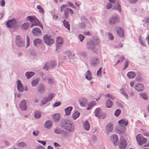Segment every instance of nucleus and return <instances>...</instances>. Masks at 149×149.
Masks as SVG:
<instances>
[{"mask_svg":"<svg viewBox=\"0 0 149 149\" xmlns=\"http://www.w3.org/2000/svg\"><path fill=\"white\" fill-rule=\"evenodd\" d=\"M16 146L18 147H24L26 146V143L23 142H19L16 144Z\"/></svg>","mask_w":149,"mask_h":149,"instance_id":"ea45409f","label":"nucleus"},{"mask_svg":"<svg viewBox=\"0 0 149 149\" xmlns=\"http://www.w3.org/2000/svg\"><path fill=\"white\" fill-rule=\"evenodd\" d=\"M56 62L52 61L49 63H46L43 68V69L48 70V69L53 68L56 66Z\"/></svg>","mask_w":149,"mask_h":149,"instance_id":"9d476101","label":"nucleus"},{"mask_svg":"<svg viewBox=\"0 0 149 149\" xmlns=\"http://www.w3.org/2000/svg\"><path fill=\"white\" fill-rule=\"evenodd\" d=\"M80 114V113L78 111H75L72 115V117L75 120L79 117Z\"/></svg>","mask_w":149,"mask_h":149,"instance_id":"72a5a7b5","label":"nucleus"},{"mask_svg":"<svg viewBox=\"0 0 149 149\" xmlns=\"http://www.w3.org/2000/svg\"><path fill=\"white\" fill-rule=\"evenodd\" d=\"M33 44L34 46H37L41 44L43 42L42 40L39 38L35 39L33 41Z\"/></svg>","mask_w":149,"mask_h":149,"instance_id":"b1692460","label":"nucleus"},{"mask_svg":"<svg viewBox=\"0 0 149 149\" xmlns=\"http://www.w3.org/2000/svg\"><path fill=\"white\" fill-rule=\"evenodd\" d=\"M48 83L50 84H52L55 83L54 79L50 77L47 78Z\"/></svg>","mask_w":149,"mask_h":149,"instance_id":"a19ab883","label":"nucleus"},{"mask_svg":"<svg viewBox=\"0 0 149 149\" xmlns=\"http://www.w3.org/2000/svg\"><path fill=\"white\" fill-rule=\"evenodd\" d=\"M15 43L18 47H22L24 45V41L19 35L17 36L16 37Z\"/></svg>","mask_w":149,"mask_h":149,"instance_id":"423d86ee","label":"nucleus"},{"mask_svg":"<svg viewBox=\"0 0 149 149\" xmlns=\"http://www.w3.org/2000/svg\"><path fill=\"white\" fill-rule=\"evenodd\" d=\"M56 50L59 49L63 45V40L62 38L58 37L56 38Z\"/></svg>","mask_w":149,"mask_h":149,"instance_id":"f8f14e48","label":"nucleus"},{"mask_svg":"<svg viewBox=\"0 0 149 149\" xmlns=\"http://www.w3.org/2000/svg\"><path fill=\"white\" fill-rule=\"evenodd\" d=\"M34 72H27L25 73V75L27 79H29L34 75Z\"/></svg>","mask_w":149,"mask_h":149,"instance_id":"7c9ffc66","label":"nucleus"},{"mask_svg":"<svg viewBox=\"0 0 149 149\" xmlns=\"http://www.w3.org/2000/svg\"><path fill=\"white\" fill-rule=\"evenodd\" d=\"M137 1V0H129V2L132 3H134Z\"/></svg>","mask_w":149,"mask_h":149,"instance_id":"338daca9","label":"nucleus"},{"mask_svg":"<svg viewBox=\"0 0 149 149\" xmlns=\"http://www.w3.org/2000/svg\"><path fill=\"white\" fill-rule=\"evenodd\" d=\"M91 76L92 74L90 71L88 70L85 74V78L86 79L91 80L92 79Z\"/></svg>","mask_w":149,"mask_h":149,"instance_id":"bb28decb","label":"nucleus"},{"mask_svg":"<svg viewBox=\"0 0 149 149\" xmlns=\"http://www.w3.org/2000/svg\"><path fill=\"white\" fill-rule=\"evenodd\" d=\"M60 126L62 128L69 132H72L74 131V126L72 122L70 120H61L60 122Z\"/></svg>","mask_w":149,"mask_h":149,"instance_id":"f257e3e1","label":"nucleus"},{"mask_svg":"<svg viewBox=\"0 0 149 149\" xmlns=\"http://www.w3.org/2000/svg\"><path fill=\"white\" fill-rule=\"evenodd\" d=\"M100 41L98 39H95L93 41L88 42L86 44L87 48L90 50H93L95 46L99 44Z\"/></svg>","mask_w":149,"mask_h":149,"instance_id":"7ed1b4c3","label":"nucleus"},{"mask_svg":"<svg viewBox=\"0 0 149 149\" xmlns=\"http://www.w3.org/2000/svg\"><path fill=\"white\" fill-rule=\"evenodd\" d=\"M95 116L99 118L104 119L106 116L105 114L102 113L101 109L100 108H97L95 109Z\"/></svg>","mask_w":149,"mask_h":149,"instance_id":"6e6552de","label":"nucleus"},{"mask_svg":"<svg viewBox=\"0 0 149 149\" xmlns=\"http://www.w3.org/2000/svg\"><path fill=\"white\" fill-rule=\"evenodd\" d=\"M80 105L83 107H85L88 104V102L86 99L84 98H81L79 100Z\"/></svg>","mask_w":149,"mask_h":149,"instance_id":"4468645a","label":"nucleus"},{"mask_svg":"<svg viewBox=\"0 0 149 149\" xmlns=\"http://www.w3.org/2000/svg\"><path fill=\"white\" fill-rule=\"evenodd\" d=\"M17 89L19 91L22 92L23 91V87L22 84L19 80L17 81Z\"/></svg>","mask_w":149,"mask_h":149,"instance_id":"5701e85b","label":"nucleus"},{"mask_svg":"<svg viewBox=\"0 0 149 149\" xmlns=\"http://www.w3.org/2000/svg\"><path fill=\"white\" fill-rule=\"evenodd\" d=\"M81 22L79 24V27L82 29H84L86 28V24L88 23V20L87 18L85 17H82L81 18Z\"/></svg>","mask_w":149,"mask_h":149,"instance_id":"1a4fd4ad","label":"nucleus"},{"mask_svg":"<svg viewBox=\"0 0 149 149\" xmlns=\"http://www.w3.org/2000/svg\"><path fill=\"white\" fill-rule=\"evenodd\" d=\"M45 85L42 83L40 84L38 88V92L41 93H42L45 92Z\"/></svg>","mask_w":149,"mask_h":149,"instance_id":"f3484780","label":"nucleus"},{"mask_svg":"<svg viewBox=\"0 0 149 149\" xmlns=\"http://www.w3.org/2000/svg\"><path fill=\"white\" fill-rule=\"evenodd\" d=\"M72 109V107L70 106L68 107L65 108L64 110L65 113V115H70Z\"/></svg>","mask_w":149,"mask_h":149,"instance_id":"c85d7f7f","label":"nucleus"},{"mask_svg":"<svg viewBox=\"0 0 149 149\" xmlns=\"http://www.w3.org/2000/svg\"><path fill=\"white\" fill-rule=\"evenodd\" d=\"M41 113L39 111H36L34 113V117L36 118H39L40 117Z\"/></svg>","mask_w":149,"mask_h":149,"instance_id":"4c0bfd02","label":"nucleus"},{"mask_svg":"<svg viewBox=\"0 0 149 149\" xmlns=\"http://www.w3.org/2000/svg\"><path fill=\"white\" fill-rule=\"evenodd\" d=\"M20 109L23 111L25 110L27 108L26 103L25 100H23L20 103Z\"/></svg>","mask_w":149,"mask_h":149,"instance_id":"412c9836","label":"nucleus"},{"mask_svg":"<svg viewBox=\"0 0 149 149\" xmlns=\"http://www.w3.org/2000/svg\"><path fill=\"white\" fill-rule=\"evenodd\" d=\"M112 7V5L110 3H108L106 5V8L107 9L111 8Z\"/></svg>","mask_w":149,"mask_h":149,"instance_id":"5fc2aeb1","label":"nucleus"},{"mask_svg":"<svg viewBox=\"0 0 149 149\" xmlns=\"http://www.w3.org/2000/svg\"><path fill=\"white\" fill-rule=\"evenodd\" d=\"M29 23H25L23 24L21 26V28L22 30H26L28 29L29 26Z\"/></svg>","mask_w":149,"mask_h":149,"instance_id":"f704fd0d","label":"nucleus"},{"mask_svg":"<svg viewBox=\"0 0 149 149\" xmlns=\"http://www.w3.org/2000/svg\"><path fill=\"white\" fill-rule=\"evenodd\" d=\"M78 37L81 42H82L84 38V36L81 34L79 35Z\"/></svg>","mask_w":149,"mask_h":149,"instance_id":"3c124183","label":"nucleus"},{"mask_svg":"<svg viewBox=\"0 0 149 149\" xmlns=\"http://www.w3.org/2000/svg\"><path fill=\"white\" fill-rule=\"evenodd\" d=\"M127 75V77L129 78L130 79H132L134 78L136 75L135 73L134 72L132 71L128 72Z\"/></svg>","mask_w":149,"mask_h":149,"instance_id":"2f4dec72","label":"nucleus"},{"mask_svg":"<svg viewBox=\"0 0 149 149\" xmlns=\"http://www.w3.org/2000/svg\"><path fill=\"white\" fill-rule=\"evenodd\" d=\"M53 120L56 122L58 121L60 119V115L58 113H56L52 116Z\"/></svg>","mask_w":149,"mask_h":149,"instance_id":"a878e982","label":"nucleus"},{"mask_svg":"<svg viewBox=\"0 0 149 149\" xmlns=\"http://www.w3.org/2000/svg\"><path fill=\"white\" fill-rule=\"evenodd\" d=\"M113 128V125L110 123H108L106 126L105 131L107 134L111 132Z\"/></svg>","mask_w":149,"mask_h":149,"instance_id":"a211bd4d","label":"nucleus"},{"mask_svg":"<svg viewBox=\"0 0 149 149\" xmlns=\"http://www.w3.org/2000/svg\"><path fill=\"white\" fill-rule=\"evenodd\" d=\"M120 93L123 94L125 97L127 98L128 95L125 93V90L123 88H121L120 90Z\"/></svg>","mask_w":149,"mask_h":149,"instance_id":"a18cd8bd","label":"nucleus"},{"mask_svg":"<svg viewBox=\"0 0 149 149\" xmlns=\"http://www.w3.org/2000/svg\"><path fill=\"white\" fill-rule=\"evenodd\" d=\"M36 149H44V148L43 146H37Z\"/></svg>","mask_w":149,"mask_h":149,"instance_id":"774afa93","label":"nucleus"},{"mask_svg":"<svg viewBox=\"0 0 149 149\" xmlns=\"http://www.w3.org/2000/svg\"><path fill=\"white\" fill-rule=\"evenodd\" d=\"M111 138L114 145L116 146H117V142L118 140V137L116 135L113 134L111 136Z\"/></svg>","mask_w":149,"mask_h":149,"instance_id":"4be33fe9","label":"nucleus"},{"mask_svg":"<svg viewBox=\"0 0 149 149\" xmlns=\"http://www.w3.org/2000/svg\"><path fill=\"white\" fill-rule=\"evenodd\" d=\"M102 68H100L97 72V75L99 77H101V70Z\"/></svg>","mask_w":149,"mask_h":149,"instance_id":"8fccbe9b","label":"nucleus"},{"mask_svg":"<svg viewBox=\"0 0 149 149\" xmlns=\"http://www.w3.org/2000/svg\"><path fill=\"white\" fill-rule=\"evenodd\" d=\"M120 109H118L116 110L115 112L114 115L117 117L119 115L120 113Z\"/></svg>","mask_w":149,"mask_h":149,"instance_id":"864d4df0","label":"nucleus"},{"mask_svg":"<svg viewBox=\"0 0 149 149\" xmlns=\"http://www.w3.org/2000/svg\"><path fill=\"white\" fill-rule=\"evenodd\" d=\"M136 139L138 144L140 146H142L146 143L147 139L145 138L141 134H139L136 135Z\"/></svg>","mask_w":149,"mask_h":149,"instance_id":"39448f33","label":"nucleus"},{"mask_svg":"<svg viewBox=\"0 0 149 149\" xmlns=\"http://www.w3.org/2000/svg\"><path fill=\"white\" fill-rule=\"evenodd\" d=\"M115 29L117 34L120 37H123L124 36V31L122 28L117 26Z\"/></svg>","mask_w":149,"mask_h":149,"instance_id":"dca6fc26","label":"nucleus"},{"mask_svg":"<svg viewBox=\"0 0 149 149\" xmlns=\"http://www.w3.org/2000/svg\"><path fill=\"white\" fill-rule=\"evenodd\" d=\"M135 89L138 91L141 92L143 90V86L140 84H135Z\"/></svg>","mask_w":149,"mask_h":149,"instance_id":"aec40b11","label":"nucleus"},{"mask_svg":"<svg viewBox=\"0 0 149 149\" xmlns=\"http://www.w3.org/2000/svg\"><path fill=\"white\" fill-rule=\"evenodd\" d=\"M15 20L13 19L8 20L6 22V25L8 27L11 28L15 25Z\"/></svg>","mask_w":149,"mask_h":149,"instance_id":"6ab92c4d","label":"nucleus"},{"mask_svg":"<svg viewBox=\"0 0 149 149\" xmlns=\"http://www.w3.org/2000/svg\"><path fill=\"white\" fill-rule=\"evenodd\" d=\"M127 143L126 140L123 138H120V141L118 144V146L120 149H125Z\"/></svg>","mask_w":149,"mask_h":149,"instance_id":"9b49d317","label":"nucleus"},{"mask_svg":"<svg viewBox=\"0 0 149 149\" xmlns=\"http://www.w3.org/2000/svg\"><path fill=\"white\" fill-rule=\"evenodd\" d=\"M64 12L65 16L66 18L68 16V10H65Z\"/></svg>","mask_w":149,"mask_h":149,"instance_id":"4d7b16f0","label":"nucleus"},{"mask_svg":"<svg viewBox=\"0 0 149 149\" xmlns=\"http://www.w3.org/2000/svg\"><path fill=\"white\" fill-rule=\"evenodd\" d=\"M27 42H26V46L27 47H28L30 44L29 43V39L28 36H27L26 37Z\"/></svg>","mask_w":149,"mask_h":149,"instance_id":"6e6d98bb","label":"nucleus"},{"mask_svg":"<svg viewBox=\"0 0 149 149\" xmlns=\"http://www.w3.org/2000/svg\"><path fill=\"white\" fill-rule=\"evenodd\" d=\"M83 127L84 129L88 131L90 127V125L87 120H86L85 122L83 123Z\"/></svg>","mask_w":149,"mask_h":149,"instance_id":"393cba45","label":"nucleus"},{"mask_svg":"<svg viewBox=\"0 0 149 149\" xmlns=\"http://www.w3.org/2000/svg\"><path fill=\"white\" fill-rule=\"evenodd\" d=\"M0 4L1 6H3L5 4L4 0H1V1L0 2Z\"/></svg>","mask_w":149,"mask_h":149,"instance_id":"e2e57ef3","label":"nucleus"},{"mask_svg":"<svg viewBox=\"0 0 149 149\" xmlns=\"http://www.w3.org/2000/svg\"><path fill=\"white\" fill-rule=\"evenodd\" d=\"M112 105V102L110 100L108 99L107 100L106 104V107L108 108H110L111 107Z\"/></svg>","mask_w":149,"mask_h":149,"instance_id":"c9c22d12","label":"nucleus"},{"mask_svg":"<svg viewBox=\"0 0 149 149\" xmlns=\"http://www.w3.org/2000/svg\"><path fill=\"white\" fill-rule=\"evenodd\" d=\"M54 97V94L52 93L49 94L48 95L47 98V99L49 102L51 101Z\"/></svg>","mask_w":149,"mask_h":149,"instance_id":"79ce46f5","label":"nucleus"},{"mask_svg":"<svg viewBox=\"0 0 149 149\" xmlns=\"http://www.w3.org/2000/svg\"><path fill=\"white\" fill-rule=\"evenodd\" d=\"M118 20L117 17H111L109 20V22L110 24H113Z\"/></svg>","mask_w":149,"mask_h":149,"instance_id":"cd10ccee","label":"nucleus"},{"mask_svg":"<svg viewBox=\"0 0 149 149\" xmlns=\"http://www.w3.org/2000/svg\"><path fill=\"white\" fill-rule=\"evenodd\" d=\"M44 126L45 128L50 129L52 126V123L49 120L46 121L45 123Z\"/></svg>","mask_w":149,"mask_h":149,"instance_id":"c756f323","label":"nucleus"},{"mask_svg":"<svg viewBox=\"0 0 149 149\" xmlns=\"http://www.w3.org/2000/svg\"><path fill=\"white\" fill-rule=\"evenodd\" d=\"M61 134H62L63 136L65 137H67L68 136V133L63 130H61Z\"/></svg>","mask_w":149,"mask_h":149,"instance_id":"09e8293b","label":"nucleus"},{"mask_svg":"<svg viewBox=\"0 0 149 149\" xmlns=\"http://www.w3.org/2000/svg\"><path fill=\"white\" fill-rule=\"evenodd\" d=\"M48 100L46 97H44L43 99L41 101V104L42 105H43L46 104L47 102H48Z\"/></svg>","mask_w":149,"mask_h":149,"instance_id":"c03bdc74","label":"nucleus"},{"mask_svg":"<svg viewBox=\"0 0 149 149\" xmlns=\"http://www.w3.org/2000/svg\"><path fill=\"white\" fill-rule=\"evenodd\" d=\"M26 20H29L31 23V27L33 26L38 25L41 24L39 21L34 16H29L27 17Z\"/></svg>","mask_w":149,"mask_h":149,"instance_id":"20e7f679","label":"nucleus"},{"mask_svg":"<svg viewBox=\"0 0 149 149\" xmlns=\"http://www.w3.org/2000/svg\"><path fill=\"white\" fill-rule=\"evenodd\" d=\"M95 103L94 102H92L87 107V110H89L93 106L95 105Z\"/></svg>","mask_w":149,"mask_h":149,"instance_id":"37998d69","label":"nucleus"},{"mask_svg":"<svg viewBox=\"0 0 149 149\" xmlns=\"http://www.w3.org/2000/svg\"><path fill=\"white\" fill-rule=\"evenodd\" d=\"M128 62L127 61H126L125 63V67L124 68L123 70L125 69L128 66Z\"/></svg>","mask_w":149,"mask_h":149,"instance_id":"69168bd1","label":"nucleus"},{"mask_svg":"<svg viewBox=\"0 0 149 149\" xmlns=\"http://www.w3.org/2000/svg\"><path fill=\"white\" fill-rule=\"evenodd\" d=\"M32 33L35 36H38L41 35L42 32L41 30L38 28H35L32 30Z\"/></svg>","mask_w":149,"mask_h":149,"instance_id":"2eb2a0df","label":"nucleus"},{"mask_svg":"<svg viewBox=\"0 0 149 149\" xmlns=\"http://www.w3.org/2000/svg\"><path fill=\"white\" fill-rule=\"evenodd\" d=\"M141 97L144 100H148V96L147 94L145 93H141L140 94Z\"/></svg>","mask_w":149,"mask_h":149,"instance_id":"58836bf2","label":"nucleus"},{"mask_svg":"<svg viewBox=\"0 0 149 149\" xmlns=\"http://www.w3.org/2000/svg\"><path fill=\"white\" fill-rule=\"evenodd\" d=\"M38 141L40 143H42L44 146H45L46 144V143L45 141H40L39 140H38Z\"/></svg>","mask_w":149,"mask_h":149,"instance_id":"0e129e2a","label":"nucleus"},{"mask_svg":"<svg viewBox=\"0 0 149 149\" xmlns=\"http://www.w3.org/2000/svg\"><path fill=\"white\" fill-rule=\"evenodd\" d=\"M61 104V103L60 102H57L55 103L53 107H56L59 106Z\"/></svg>","mask_w":149,"mask_h":149,"instance_id":"bf43d9fd","label":"nucleus"},{"mask_svg":"<svg viewBox=\"0 0 149 149\" xmlns=\"http://www.w3.org/2000/svg\"><path fill=\"white\" fill-rule=\"evenodd\" d=\"M63 24L64 26L67 28L69 31H70V25L69 22L64 20L63 21Z\"/></svg>","mask_w":149,"mask_h":149,"instance_id":"473e14b6","label":"nucleus"},{"mask_svg":"<svg viewBox=\"0 0 149 149\" xmlns=\"http://www.w3.org/2000/svg\"><path fill=\"white\" fill-rule=\"evenodd\" d=\"M118 123L119 125L120 128L122 127V129H120L118 130V133H123L125 132L126 128L125 127L128 125V122L127 120H125L123 119L119 120L118 121Z\"/></svg>","mask_w":149,"mask_h":149,"instance_id":"f03ea898","label":"nucleus"},{"mask_svg":"<svg viewBox=\"0 0 149 149\" xmlns=\"http://www.w3.org/2000/svg\"><path fill=\"white\" fill-rule=\"evenodd\" d=\"M68 6L67 5H63L60 7V9H63L66 8Z\"/></svg>","mask_w":149,"mask_h":149,"instance_id":"052dcab7","label":"nucleus"},{"mask_svg":"<svg viewBox=\"0 0 149 149\" xmlns=\"http://www.w3.org/2000/svg\"><path fill=\"white\" fill-rule=\"evenodd\" d=\"M33 134L34 136H37L39 134V132L38 131H34L33 132Z\"/></svg>","mask_w":149,"mask_h":149,"instance_id":"680f3d73","label":"nucleus"},{"mask_svg":"<svg viewBox=\"0 0 149 149\" xmlns=\"http://www.w3.org/2000/svg\"><path fill=\"white\" fill-rule=\"evenodd\" d=\"M54 132L58 134H60L61 133V130L58 128H56L54 130Z\"/></svg>","mask_w":149,"mask_h":149,"instance_id":"49530a36","label":"nucleus"},{"mask_svg":"<svg viewBox=\"0 0 149 149\" xmlns=\"http://www.w3.org/2000/svg\"><path fill=\"white\" fill-rule=\"evenodd\" d=\"M83 33L85 35H87V36H91V33L88 31L85 32L84 31L83 32Z\"/></svg>","mask_w":149,"mask_h":149,"instance_id":"13d9d810","label":"nucleus"},{"mask_svg":"<svg viewBox=\"0 0 149 149\" xmlns=\"http://www.w3.org/2000/svg\"><path fill=\"white\" fill-rule=\"evenodd\" d=\"M107 33L109 39L111 40H113V36L112 34L109 32H108Z\"/></svg>","mask_w":149,"mask_h":149,"instance_id":"603ef678","label":"nucleus"},{"mask_svg":"<svg viewBox=\"0 0 149 149\" xmlns=\"http://www.w3.org/2000/svg\"><path fill=\"white\" fill-rule=\"evenodd\" d=\"M43 40L44 42L49 45H51L54 42V40L51 38V36H49L47 34L44 36Z\"/></svg>","mask_w":149,"mask_h":149,"instance_id":"0eeeda50","label":"nucleus"},{"mask_svg":"<svg viewBox=\"0 0 149 149\" xmlns=\"http://www.w3.org/2000/svg\"><path fill=\"white\" fill-rule=\"evenodd\" d=\"M39 81V79H36L33 80H32L31 82V84L32 86H34L36 85L37 84Z\"/></svg>","mask_w":149,"mask_h":149,"instance_id":"e433bc0d","label":"nucleus"},{"mask_svg":"<svg viewBox=\"0 0 149 149\" xmlns=\"http://www.w3.org/2000/svg\"><path fill=\"white\" fill-rule=\"evenodd\" d=\"M99 63V61L97 57H93L91 61V65L92 66L95 67L97 66Z\"/></svg>","mask_w":149,"mask_h":149,"instance_id":"ddd939ff","label":"nucleus"},{"mask_svg":"<svg viewBox=\"0 0 149 149\" xmlns=\"http://www.w3.org/2000/svg\"><path fill=\"white\" fill-rule=\"evenodd\" d=\"M80 54L81 56L84 58H86L87 57V53L86 52H81L80 53Z\"/></svg>","mask_w":149,"mask_h":149,"instance_id":"de8ad7c7","label":"nucleus"}]
</instances>
